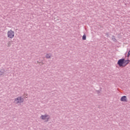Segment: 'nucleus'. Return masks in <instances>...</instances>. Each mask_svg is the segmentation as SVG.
I'll use <instances>...</instances> for the list:
<instances>
[{"label": "nucleus", "instance_id": "nucleus-1", "mask_svg": "<svg viewBox=\"0 0 130 130\" xmlns=\"http://www.w3.org/2000/svg\"><path fill=\"white\" fill-rule=\"evenodd\" d=\"M129 62V59L125 60L124 58H122L118 60L117 64L120 68H125Z\"/></svg>", "mask_w": 130, "mask_h": 130}, {"label": "nucleus", "instance_id": "nucleus-2", "mask_svg": "<svg viewBox=\"0 0 130 130\" xmlns=\"http://www.w3.org/2000/svg\"><path fill=\"white\" fill-rule=\"evenodd\" d=\"M7 37L8 38H10V39H13L15 37V32L10 29L7 32Z\"/></svg>", "mask_w": 130, "mask_h": 130}, {"label": "nucleus", "instance_id": "nucleus-3", "mask_svg": "<svg viewBox=\"0 0 130 130\" xmlns=\"http://www.w3.org/2000/svg\"><path fill=\"white\" fill-rule=\"evenodd\" d=\"M23 102H24V99L22 98V96L18 97L14 100V103H16V104H21V103H23Z\"/></svg>", "mask_w": 130, "mask_h": 130}, {"label": "nucleus", "instance_id": "nucleus-4", "mask_svg": "<svg viewBox=\"0 0 130 130\" xmlns=\"http://www.w3.org/2000/svg\"><path fill=\"white\" fill-rule=\"evenodd\" d=\"M40 118H41V119H43V120H45V119H46V122L48 121V120H49V117H48V115H42Z\"/></svg>", "mask_w": 130, "mask_h": 130}, {"label": "nucleus", "instance_id": "nucleus-5", "mask_svg": "<svg viewBox=\"0 0 130 130\" xmlns=\"http://www.w3.org/2000/svg\"><path fill=\"white\" fill-rule=\"evenodd\" d=\"M120 101L121 102H127V98H126V96L124 95L121 98Z\"/></svg>", "mask_w": 130, "mask_h": 130}, {"label": "nucleus", "instance_id": "nucleus-6", "mask_svg": "<svg viewBox=\"0 0 130 130\" xmlns=\"http://www.w3.org/2000/svg\"><path fill=\"white\" fill-rule=\"evenodd\" d=\"M5 74H6V71L4 70H0V77L1 76H5Z\"/></svg>", "mask_w": 130, "mask_h": 130}, {"label": "nucleus", "instance_id": "nucleus-7", "mask_svg": "<svg viewBox=\"0 0 130 130\" xmlns=\"http://www.w3.org/2000/svg\"><path fill=\"white\" fill-rule=\"evenodd\" d=\"M51 53H49V54H46V58H51Z\"/></svg>", "mask_w": 130, "mask_h": 130}, {"label": "nucleus", "instance_id": "nucleus-8", "mask_svg": "<svg viewBox=\"0 0 130 130\" xmlns=\"http://www.w3.org/2000/svg\"><path fill=\"white\" fill-rule=\"evenodd\" d=\"M83 40H86V35H84L82 37Z\"/></svg>", "mask_w": 130, "mask_h": 130}, {"label": "nucleus", "instance_id": "nucleus-9", "mask_svg": "<svg viewBox=\"0 0 130 130\" xmlns=\"http://www.w3.org/2000/svg\"><path fill=\"white\" fill-rule=\"evenodd\" d=\"M39 63H41V64H44L43 61L39 62Z\"/></svg>", "mask_w": 130, "mask_h": 130}, {"label": "nucleus", "instance_id": "nucleus-10", "mask_svg": "<svg viewBox=\"0 0 130 130\" xmlns=\"http://www.w3.org/2000/svg\"><path fill=\"white\" fill-rule=\"evenodd\" d=\"M129 55H130V54H129V53H128V54H127V57H129Z\"/></svg>", "mask_w": 130, "mask_h": 130}, {"label": "nucleus", "instance_id": "nucleus-11", "mask_svg": "<svg viewBox=\"0 0 130 130\" xmlns=\"http://www.w3.org/2000/svg\"><path fill=\"white\" fill-rule=\"evenodd\" d=\"M10 42H9V43H8V45H10Z\"/></svg>", "mask_w": 130, "mask_h": 130}]
</instances>
